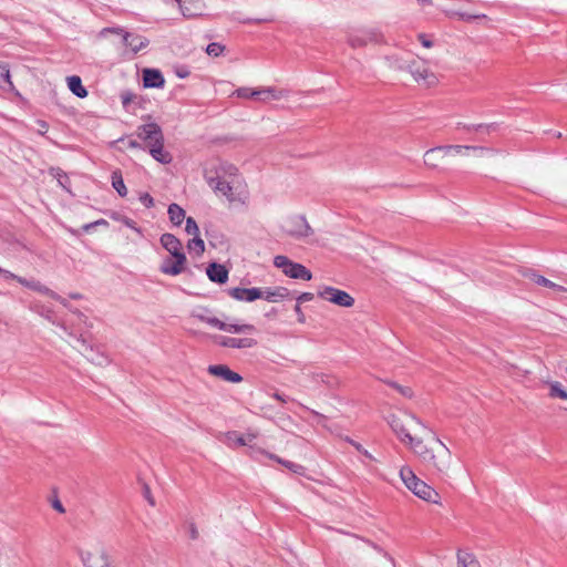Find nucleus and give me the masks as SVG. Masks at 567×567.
Returning <instances> with one entry per match:
<instances>
[{"label":"nucleus","mask_w":567,"mask_h":567,"mask_svg":"<svg viewBox=\"0 0 567 567\" xmlns=\"http://www.w3.org/2000/svg\"><path fill=\"white\" fill-rule=\"evenodd\" d=\"M215 194L224 198L229 209L246 206L249 197L248 185L234 164L223 162L215 167Z\"/></svg>","instance_id":"f257e3e1"},{"label":"nucleus","mask_w":567,"mask_h":567,"mask_svg":"<svg viewBox=\"0 0 567 567\" xmlns=\"http://www.w3.org/2000/svg\"><path fill=\"white\" fill-rule=\"evenodd\" d=\"M404 436L408 439V444H410L413 452L424 464L434 468L439 473H446L450 467L451 453L439 439H436V441L440 444V450L434 452L429 449L421 439L413 437L410 433H404Z\"/></svg>","instance_id":"f03ea898"},{"label":"nucleus","mask_w":567,"mask_h":567,"mask_svg":"<svg viewBox=\"0 0 567 567\" xmlns=\"http://www.w3.org/2000/svg\"><path fill=\"white\" fill-rule=\"evenodd\" d=\"M400 477L404 485L417 497L426 502L439 503V493L425 482L421 481L410 467L403 466L400 470Z\"/></svg>","instance_id":"7ed1b4c3"},{"label":"nucleus","mask_w":567,"mask_h":567,"mask_svg":"<svg viewBox=\"0 0 567 567\" xmlns=\"http://www.w3.org/2000/svg\"><path fill=\"white\" fill-rule=\"evenodd\" d=\"M348 44L353 48H364L369 43L381 44L384 43V37L378 28H367L352 31L348 34Z\"/></svg>","instance_id":"20e7f679"},{"label":"nucleus","mask_w":567,"mask_h":567,"mask_svg":"<svg viewBox=\"0 0 567 567\" xmlns=\"http://www.w3.org/2000/svg\"><path fill=\"white\" fill-rule=\"evenodd\" d=\"M274 265L277 268H280L287 277L292 279L309 281L312 278V274L307 267L290 260L287 256H276L274 259Z\"/></svg>","instance_id":"39448f33"},{"label":"nucleus","mask_w":567,"mask_h":567,"mask_svg":"<svg viewBox=\"0 0 567 567\" xmlns=\"http://www.w3.org/2000/svg\"><path fill=\"white\" fill-rule=\"evenodd\" d=\"M79 555L84 567H115L111 556L103 546L80 550Z\"/></svg>","instance_id":"423d86ee"},{"label":"nucleus","mask_w":567,"mask_h":567,"mask_svg":"<svg viewBox=\"0 0 567 567\" xmlns=\"http://www.w3.org/2000/svg\"><path fill=\"white\" fill-rule=\"evenodd\" d=\"M282 229L288 236L295 239H301L312 234V228L303 215L289 217L285 221Z\"/></svg>","instance_id":"0eeeda50"},{"label":"nucleus","mask_w":567,"mask_h":567,"mask_svg":"<svg viewBox=\"0 0 567 567\" xmlns=\"http://www.w3.org/2000/svg\"><path fill=\"white\" fill-rule=\"evenodd\" d=\"M107 33L122 34L123 43L126 47H130L133 53H137L141 50L145 49L150 43V41L145 37L125 32L122 28H104L100 32L102 37L106 35Z\"/></svg>","instance_id":"6e6552de"},{"label":"nucleus","mask_w":567,"mask_h":567,"mask_svg":"<svg viewBox=\"0 0 567 567\" xmlns=\"http://www.w3.org/2000/svg\"><path fill=\"white\" fill-rule=\"evenodd\" d=\"M318 296L343 308H350L354 305V298L347 291L330 286H326L319 290Z\"/></svg>","instance_id":"1a4fd4ad"},{"label":"nucleus","mask_w":567,"mask_h":567,"mask_svg":"<svg viewBox=\"0 0 567 567\" xmlns=\"http://www.w3.org/2000/svg\"><path fill=\"white\" fill-rule=\"evenodd\" d=\"M406 71L413 76L416 82L423 81L426 86H434L437 84V76L431 72L424 63L416 60L409 62Z\"/></svg>","instance_id":"9d476101"},{"label":"nucleus","mask_w":567,"mask_h":567,"mask_svg":"<svg viewBox=\"0 0 567 567\" xmlns=\"http://www.w3.org/2000/svg\"><path fill=\"white\" fill-rule=\"evenodd\" d=\"M231 95H236L240 99H254L259 101H266L268 99L278 100L280 96L277 94L275 87H265V89H250V87H239L233 91Z\"/></svg>","instance_id":"9b49d317"},{"label":"nucleus","mask_w":567,"mask_h":567,"mask_svg":"<svg viewBox=\"0 0 567 567\" xmlns=\"http://www.w3.org/2000/svg\"><path fill=\"white\" fill-rule=\"evenodd\" d=\"M186 265L185 255H169L165 257L159 266L163 274L177 276L184 271Z\"/></svg>","instance_id":"f8f14e48"},{"label":"nucleus","mask_w":567,"mask_h":567,"mask_svg":"<svg viewBox=\"0 0 567 567\" xmlns=\"http://www.w3.org/2000/svg\"><path fill=\"white\" fill-rule=\"evenodd\" d=\"M136 136L148 144L164 137L161 126L156 123L140 125L136 130Z\"/></svg>","instance_id":"ddd939ff"},{"label":"nucleus","mask_w":567,"mask_h":567,"mask_svg":"<svg viewBox=\"0 0 567 567\" xmlns=\"http://www.w3.org/2000/svg\"><path fill=\"white\" fill-rule=\"evenodd\" d=\"M215 343H218L221 347L234 348V349H244V348H252L257 344V340L252 338H234V337H216Z\"/></svg>","instance_id":"4468645a"},{"label":"nucleus","mask_w":567,"mask_h":567,"mask_svg":"<svg viewBox=\"0 0 567 567\" xmlns=\"http://www.w3.org/2000/svg\"><path fill=\"white\" fill-rule=\"evenodd\" d=\"M228 295L238 301L252 302L261 298V288H240L235 287L228 289Z\"/></svg>","instance_id":"2eb2a0df"},{"label":"nucleus","mask_w":567,"mask_h":567,"mask_svg":"<svg viewBox=\"0 0 567 567\" xmlns=\"http://www.w3.org/2000/svg\"><path fill=\"white\" fill-rule=\"evenodd\" d=\"M165 84L162 72L157 69H145L143 71V85L145 87L159 89Z\"/></svg>","instance_id":"dca6fc26"},{"label":"nucleus","mask_w":567,"mask_h":567,"mask_svg":"<svg viewBox=\"0 0 567 567\" xmlns=\"http://www.w3.org/2000/svg\"><path fill=\"white\" fill-rule=\"evenodd\" d=\"M150 154L152 157L162 163V164H169L173 159L172 155L164 150V137L162 140H156L153 143H150Z\"/></svg>","instance_id":"f3484780"},{"label":"nucleus","mask_w":567,"mask_h":567,"mask_svg":"<svg viewBox=\"0 0 567 567\" xmlns=\"http://www.w3.org/2000/svg\"><path fill=\"white\" fill-rule=\"evenodd\" d=\"M159 241L169 255H185L183 252V245L175 235L169 233L163 234Z\"/></svg>","instance_id":"a211bd4d"},{"label":"nucleus","mask_w":567,"mask_h":567,"mask_svg":"<svg viewBox=\"0 0 567 567\" xmlns=\"http://www.w3.org/2000/svg\"><path fill=\"white\" fill-rule=\"evenodd\" d=\"M214 374L215 377L220 378L221 380L229 383H239L243 381V377L239 373L230 370L226 364H215Z\"/></svg>","instance_id":"6ab92c4d"},{"label":"nucleus","mask_w":567,"mask_h":567,"mask_svg":"<svg viewBox=\"0 0 567 567\" xmlns=\"http://www.w3.org/2000/svg\"><path fill=\"white\" fill-rule=\"evenodd\" d=\"M261 298L269 302H277L279 300L290 297V291L286 287H275L261 289Z\"/></svg>","instance_id":"aec40b11"},{"label":"nucleus","mask_w":567,"mask_h":567,"mask_svg":"<svg viewBox=\"0 0 567 567\" xmlns=\"http://www.w3.org/2000/svg\"><path fill=\"white\" fill-rule=\"evenodd\" d=\"M445 156L446 155L442 146L433 147L425 152L424 164L431 168H437Z\"/></svg>","instance_id":"412c9836"},{"label":"nucleus","mask_w":567,"mask_h":567,"mask_svg":"<svg viewBox=\"0 0 567 567\" xmlns=\"http://www.w3.org/2000/svg\"><path fill=\"white\" fill-rule=\"evenodd\" d=\"M215 328L230 333L254 332L256 330L252 324L226 323L217 318H215Z\"/></svg>","instance_id":"4be33fe9"},{"label":"nucleus","mask_w":567,"mask_h":567,"mask_svg":"<svg viewBox=\"0 0 567 567\" xmlns=\"http://www.w3.org/2000/svg\"><path fill=\"white\" fill-rule=\"evenodd\" d=\"M444 150L445 155H449L452 152H455L456 154H461L463 151H474L480 153V156H483L485 153H494L495 151L493 148L483 147V146H470V145H447L442 146Z\"/></svg>","instance_id":"5701e85b"},{"label":"nucleus","mask_w":567,"mask_h":567,"mask_svg":"<svg viewBox=\"0 0 567 567\" xmlns=\"http://www.w3.org/2000/svg\"><path fill=\"white\" fill-rule=\"evenodd\" d=\"M217 439L228 445L229 447H238L245 445V437L237 431H229L226 433H219Z\"/></svg>","instance_id":"b1692460"},{"label":"nucleus","mask_w":567,"mask_h":567,"mask_svg":"<svg viewBox=\"0 0 567 567\" xmlns=\"http://www.w3.org/2000/svg\"><path fill=\"white\" fill-rule=\"evenodd\" d=\"M267 457L281 464L282 466H285L286 468H288L290 472H292L293 474H297V475H300V476H305L306 475V472H307V468L301 465V464H298V463H295V462H291V461H288V460H284L281 457H279L278 455L276 454H267Z\"/></svg>","instance_id":"393cba45"},{"label":"nucleus","mask_w":567,"mask_h":567,"mask_svg":"<svg viewBox=\"0 0 567 567\" xmlns=\"http://www.w3.org/2000/svg\"><path fill=\"white\" fill-rule=\"evenodd\" d=\"M192 319L194 320L193 323L203 322L207 324H213V312L210 309L203 307V306H196L192 311Z\"/></svg>","instance_id":"a878e982"},{"label":"nucleus","mask_w":567,"mask_h":567,"mask_svg":"<svg viewBox=\"0 0 567 567\" xmlns=\"http://www.w3.org/2000/svg\"><path fill=\"white\" fill-rule=\"evenodd\" d=\"M69 90L76 95L78 97H85L87 96L86 89L82 85V80L78 75H71L66 79Z\"/></svg>","instance_id":"bb28decb"},{"label":"nucleus","mask_w":567,"mask_h":567,"mask_svg":"<svg viewBox=\"0 0 567 567\" xmlns=\"http://www.w3.org/2000/svg\"><path fill=\"white\" fill-rule=\"evenodd\" d=\"M169 220L175 226H181L185 219V210L178 204H171L167 210Z\"/></svg>","instance_id":"cd10ccee"},{"label":"nucleus","mask_w":567,"mask_h":567,"mask_svg":"<svg viewBox=\"0 0 567 567\" xmlns=\"http://www.w3.org/2000/svg\"><path fill=\"white\" fill-rule=\"evenodd\" d=\"M522 277L529 279L530 281L535 282L538 286L546 287L548 285V280L546 277L539 275L536 270L532 268H520L518 270Z\"/></svg>","instance_id":"c85d7f7f"},{"label":"nucleus","mask_w":567,"mask_h":567,"mask_svg":"<svg viewBox=\"0 0 567 567\" xmlns=\"http://www.w3.org/2000/svg\"><path fill=\"white\" fill-rule=\"evenodd\" d=\"M384 59H385V62L388 63V66L395 71H406L409 62H410L396 54L386 55Z\"/></svg>","instance_id":"c756f323"},{"label":"nucleus","mask_w":567,"mask_h":567,"mask_svg":"<svg viewBox=\"0 0 567 567\" xmlns=\"http://www.w3.org/2000/svg\"><path fill=\"white\" fill-rule=\"evenodd\" d=\"M112 186L121 197H125L127 195V188L124 184L120 169H116L112 173Z\"/></svg>","instance_id":"7c9ffc66"},{"label":"nucleus","mask_w":567,"mask_h":567,"mask_svg":"<svg viewBox=\"0 0 567 567\" xmlns=\"http://www.w3.org/2000/svg\"><path fill=\"white\" fill-rule=\"evenodd\" d=\"M458 567H480V563L472 554L458 551L457 554Z\"/></svg>","instance_id":"2f4dec72"},{"label":"nucleus","mask_w":567,"mask_h":567,"mask_svg":"<svg viewBox=\"0 0 567 567\" xmlns=\"http://www.w3.org/2000/svg\"><path fill=\"white\" fill-rule=\"evenodd\" d=\"M0 87L11 90L13 84L10 80V70L7 63H0Z\"/></svg>","instance_id":"473e14b6"},{"label":"nucleus","mask_w":567,"mask_h":567,"mask_svg":"<svg viewBox=\"0 0 567 567\" xmlns=\"http://www.w3.org/2000/svg\"><path fill=\"white\" fill-rule=\"evenodd\" d=\"M229 270L225 265L215 262L214 266V280L216 284L223 285L228 280Z\"/></svg>","instance_id":"72a5a7b5"},{"label":"nucleus","mask_w":567,"mask_h":567,"mask_svg":"<svg viewBox=\"0 0 567 567\" xmlns=\"http://www.w3.org/2000/svg\"><path fill=\"white\" fill-rule=\"evenodd\" d=\"M78 342L81 344L82 350L84 351V353H85L86 358H87L90 361H92V362H95V361H96L99 364H101V363H102V361H101V360H97V358H95V357L93 355V352H94L93 346H92V344H90V343L87 342V340H86L83 336H80V337L78 338Z\"/></svg>","instance_id":"f704fd0d"},{"label":"nucleus","mask_w":567,"mask_h":567,"mask_svg":"<svg viewBox=\"0 0 567 567\" xmlns=\"http://www.w3.org/2000/svg\"><path fill=\"white\" fill-rule=\"evenodd\" d=\"M187 248L190 252L195 251L197 255H200L205 251L204 240L198 235H196L188 241Z\"/></svg>","instance_id":"c9c22d12"},{"label":"nucleus","mask_w":567,"mask_h":567,"mask_svg":"<svg viewBox=\"0 0 567 567\" xmlns=\"http://www.w3.org/2000/svg\"><path fill=\"white\" fill-rule=\"evenodd\" d=\"M549 395L551 398H560L563 400H567V391L561 388L559 382L550 383Z\"/></svg>","instance_id":"e433bc0d"},{"label":"nucleus","mask_w":567,"mask_h":567,"mask_svg":"<svg viewBox=\"0 0 567 567\" xmlns=\"http://www.w3.org/2000/svg\"><path fill=\"white\" fill-rule=\"evenodd\" d=\"M30 289L33 290V291H38L40 293L47 295L49 297H55V292L53 290H51L47 286L42 285L38 280H33L32 279V282L30 285Z\"/></svg>","instance_id":"4c0bfd02"},{"label":"nucleus","mask_w":567,"mask_h":567,"mask_svg":"<svg viewBox=\"0 0 567 567\" xmlns=\"http://www.w3.org/2000/svg\"><path fill=\"white\" fill-rule=\"evenodd\" d=\"M112 218L123 223L126 227L134 229L138 234L141 233V229L136 226V223L133 219H131L126 216L118 215V214H113Z\"/></svg>","instance_id":"58836bf2"},{"label":"nucleus","mask_w":567,"mask_h":567,"mask_svg":"<svg viewBox=\"0 0 567 567\" xmlns=\"http://www.w3.org/2000/svg\"><path fill=\"white\" fill-rule=\"evenodd\" d=\"M246 454L254 460H258L259 455L267 456V454H270V453L262 450L261 447L257 446L256 444H251V445L247 446Z\"/></svg>","instance_id":"ea45409f"},{"label":"nucleus","mask_w":567,"mask_h":567,"mask_svg":"<svg viewBox=\"0 0 567 567\" xmlns=\"http://www.w3.org/2000/svg\"><path fill=\"white\" fill-rule=\"evenodd\" d=\"M453 16L457 17L460 20L465 21V22H472L474 20L482 19V18L486 17L485 14H471V13L461 12V11L454 12Z\"/></svg>","instance_id":"a19ab883"},{"label":"nucleus","mask_w":567,"mask_h":567,"mask_svg":"<svg viewBox=\"0 0 567 567\" xmlns=\"http://www.w3.org/2000/svg\"><path fill=\"white\" fill-rule=\"evenodd\" d=\"M185 231L188 234V235H198L199 234V228L197 226V223L196 220L193 218V217H187L186 218V227H185Z\"/></svg>","instance_id":"79ce46f5"},{"label":"nucleus","mask_w":567,"mask_h":567,"mask_svg":"<svg viewBox=\"0 0 567 567\" xmlns=\"http://www.w3.org/2000/svg\"><path fill=\"white\" fill-rule=\"evenodd\" d=\"M51 173L54 177H56L58 183L63 187L66 188L65 183L69 181L68 175L60 168H51Z\"/></svg>","instance_id":"37998d69"},{"label":"nucleus","mask_w":567,"mask_h":567,"mask_svg":"<svg viewBox=\"0 0 567 567\" xmlns=\"http://www.w3.org/2000/svg\"><path fill=\"white\" fill-rule=\"evenodd\" d=\"M389 385L394 388L398 392H400L405 398H411L413 394V391L409 386H402L396 382H389Z\"/></svg>","instance_id":"c03bdc74"},{"label":"nucleus","mask_w":567,"mask_h":567,"mask_svg":"<svg viewBox=\"0 0 567 567\" xmlns=\"http://www.w3.org/2000/svg\"><path fill=\"white\" fill-rule=\"evenodd\" d=\"M497 123H489V124H477L475 126L476 132H485L487 134L495 132L497 130Z\"/></svg>","instance_id":"a18cd8bd"},{"label":"nucleus","mask_w":567,"mask_h":567,"mask_svg":"<svg viewBox=\"0 0 567 567\" xmlns=\"http://www.w3.org/2000/svg\"><path fill=\"white\" fill-rule=\"evenodd\" d=\"M392 429L398 434V436L400 437V440L402 442H406L408 443V439L404 436V433H410V432L403 425H400V424L393 422L392 423Z\"/></svg>","instance_id":"49530a36"},{"label":"nucleus","mask_w":567,"mask_h":567,"mask_svg":"<svg viewBox=\"0 0 567 567\" xmlns=\"http://www.w3.org/2000/svg\"><path fill=\"white\" fill-rule=\"evenodd\" d=\"M135 97L136 95L131 91H124L121 93L122 104L125 109L128 106L130 103L134 101Z\"/></svg>","instance_id":"de8ad7c7"},{"label":"nucleus","mask_w":567,"mask_h":567,"mask_svg":"<svg viewBox=\"0 0 567 567\" xmlns=\"http://www.w3.org/2000/svg\"><path fill=\"white\" fill-rule=\"evenodd\" d=\"M417 40L420 41V43L424 47V48H432L434 45L433 41L430 39V37L425 33H419L417 34Z\"/></svg>","instance_id":"09e8293b"},{"label":"nucleus","mask_w":567,"mask_h":567,"mask_svg":"<svg viewBox=\"0 0 567 567\" xmlns=\"http://www.w3.org/2000/svg\"><path fill=\"white\" fill-rule=\"evenodd\" d=\"M140 200L147 208H151L154 206V199L148 193L141 194Z\"/></svg>","instance_id":"8fccbe9b"},{"label":"nucleus","mask_w":567,"mask_h":567,"mask_svg":"<svg viewBox=\"0 0 567 567\" xmlns=\"http://www.w3.org/2000/svg\"><path fill=\"white\" fill-rule=\"evenodd\" d=\"M347 441L352 444L354 446V449L362 453L364 456H367L368 458H372V455L358 442H354L353 440L347 437Z\"/></svg>","instance_id":"3c124183"},{"label":"nucleus","mask_w":567,"mask_h":567,"mask_svg":"<svg viewBox=\"0 0 567 567\" xmlns=\"http://www.w3.org/2000/svg\"><path fill=\"white\" fill-rule=\"evenodd\" d=\"M143 496L145 497V499L148 502V504L151 506H155V501L151 494V488L146 483L143 484Z\"/></svg>","instance_id":"603ef678"},{"label":"nucleus","mask_w":567,"mask_h":567,"mask_svg":"<svg viewBox=\"0 0 567 567\" xmlns=\"http://www.w3.org/2000/svg\"><path fill=\"white\" fill-rule=\"evenodd\" d=\"M188 535L192 539L198 538V530L193 522L187 524Z\"/></svg>","instance_id":"864d4df0"},{"label":"nucleus","mask_w":567,"mask_h":567,"mask_svg":"<svg viewBox=\"0 0 567 567\" xmlns=\"http://www.w3.org/2000/svg\"><path fill=\"white\" fill-rule=\"evenodd\" d=\"M313 299V293L311 292H302L297 297V302L300 305L302 302H307Z\"/></svg>","instance_id":"5fc2aeb1"},{"label":"nucleus","mask_w":567,"mask_h":567,"mask_svg":"<svg viewBox=\"0 0 567 567\" xmlns=\"http://www.w3.org/2000/svg\"><path fill=\"white\" fill-rule=\"evenodd\" d=\"M226 52H228L226 45L215 42V58L225 54Z\"/></svg>","instance_id":"6e6d98bb"},{"label":"nucleus","mask_w":567,"mask_h":567,"mask_svg":"<svg viewBox=\"0 0 567 567\" xmlns=\"http://www.w3.org/2000/svg\"><path fill=\"white\" fill-rule=\"evenodd\" d=\"M547 284H548V285H546L547 288L553 289L557 292H566L567 291V288H565L564 286L557 285L550 280H548Z\"/></svg>","instance_id":"4d7b16f0"},{"label":"nucleus","mask_w":567,"mask_h":567,"mask_svg":"<svg viewBox=\"0 0 567 567\" xmlns=\"http://www.w3.org/2000/svg\"><path fill=\"white\" fill-rule=\"evenodd\" d=\"M547 284H548V285H546L547 288L553 289L557 292H566L567 291V288H565L564 286L557 285L550 280H548Z\"/></svg>","instance_id":"13d9d810"},{"label":"nucleus","mask_w":567,"mask_h":567,"mask_svg":"<svg viewBox=\"0 0 567 567\" xmlns=\"http://www.w3.org/2000/svg\"><path fill=\"white\" fill-rule=\"evenodd\" d=\"M272 21L271 18H259V19H244L241 20L243 23H262V22H270Z\"/></svg>","instance_id":"bf43d9fd"},{"label":"nucleus","mask_w":567,"mask_h":567,"mask_svg":"<svg viewBox=\"0 0 567 567\" xmlns=\"http://www.w3.org/2000/svg\"><path fill=\"white\" fill-rule=\"evenodd\" d=\"M293 310H295V312H296V315H297V317H298V321H299L300 323H303V322H305V320H306V317H305V315H303V312H302V309H301V307H300V305H299L298 302H297V305L295 306V309H293Z\"/></svg>","instance_id":"052dcab7"},{"label":"nucleus","mask_w":567,"mask_h":567,"mask_svg":"<svg viewBox=\"0 0 567 567\" xmlns=\"http://www.w3.org/2000/svg\"><path fill=\"white\" fill-rule=\"evenodd\" d=\"M51 298H52V299H54V300H56V301H59L63 307H65V308H68V309L72 310L71 305L69 303V301H68L66 299L62 298V297H61L60 295H58L56 292H55V297H51Z\"/></svg>","instance_id":"680f3d73"},{"label":"nucleus","mask_w":567,"mask_h":567,"mask_svg":"<svg viewBox=\"0 0 567 567\" xmlns=\"http://www.w3.org/2000/svg\"><path fill=\"white\" fill-rule=\"evenodd\" d=\"M243 437H245V445L244 446H249L251 444H254V440L257 437V435L255 433H247L245 435H243Z\"/></svg>","instance_id":"e2e57ef3"},{"label":"nucleus","mask_w":567,"mask_h":567,"mask_svg":"<svg viewBox=\"0 0 567 567\" xmlns=\"http://www.w3.org/2000/svg\"><path fill=\"white\" fill-rule=\"evenodd\" d=\"M37 123L40 126L39 133L41 135H44L47 133L48 128H49L48 123L45 121H41V120L38 121Z\"/></svg>","instance_id":"0e129e2a"},{"label":"nucleus","mask_w":567,"mask_h":567,"mask_svg":"<svg viewBox=\"0 0 567 567\" xmlns=\"http://www.w3.org/2000/svg\"><path fill=\"white\" fill-rule=\"evenodd\" d=\"M0 274L4 277V278H10V279H13V280H17L18 276L10 272L9 270H6V269H2L0 268Z\"/></svg>","instance_id":"69168bd1"},{"label":"nucleus","mask_w":567,"mask_h":567,"mask_svg":"<svg viewBox=\"0 0 567 567\" xmlns=\"http://www.w3.org/2000/svg\"><path fill=\"white\" fill-rule=\"evenodd\" d=\"M52 506H53V508H54V509H56V511H58V512H60V513H64V512H65V509H64V507H63L62 503H61L59 499H55V501L52 503Z\"/></svg>","instance_id":"338daca9"},{"label":"nucleus","mask_w":567,"mask_h":567,"mask_svg":"<svg viewBox=\"0 0 567 567\" xmlns=\"http://www.w3.org/2000/svg\"><path fill=\"white\" fill-rule=\"evenodd\" d=\"M272 396H274L276 400L280 401L281 403H286V402L289 400V399H288V396H286L285 394H281V393H279V392H275V393L272 394Z\"/></svg>","instance_id":"774afa93"}]
</instances>
